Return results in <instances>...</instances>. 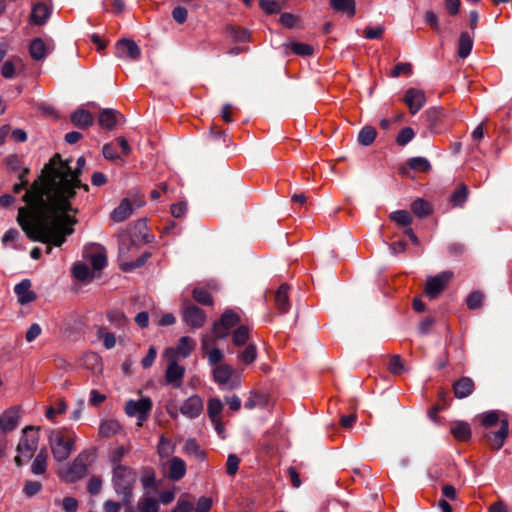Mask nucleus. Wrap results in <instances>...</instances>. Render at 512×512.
<instances>
[{"label":"nucleus","instance_id":"nucleus-1","mask_svg":"<svg viewBox=\"0 0 512 512\" xmlns=\"http://www.w3.org/2000/svg\"><path fill=\"white\" fill-rule=\"evenodd\" d=\"M85 165L84 157L77 159L73 170L67 161L55 154L41 171L39 177L25 192V207L18 209L17 221L32 239L53 241L60 245L66 235L73 233L72 226L78 208L74 206L77 189L88 191L79 175Z\"/></svg>","mask_w":512,"mask_h":512},{"label":"nucleus","instance_id":"nucleus-2","mask_svg":"<svg viewBox=\"0 0 512 512\" xmlns=\"http://www.w3.org/2000/svg\"><path fill=\"white\" fill-rule=\"evenodd\" d=\"M137 481V473L130 467L116 465L113 468L112 484L115 493L124 505H129L133 498V489Z\"/></svg>","mask_w":512,"mask_h":512},{"label":"nucleus","instance_id":"nucleus-3","mask_svg":"<svg viewBox=\"0 0 512 512\" xmlns=\"http://www.w3.org/2000/svg\"><path fill=\"white\" fill-rule=\"evenodd\" d=\"M49 446L52 455L57 462L67 460L75 450L77 436L66 429H56L49 435Z\"/></svg>","mask_w":512,"mask_h":512},{"label":"nucleus","instance_id":"nucleus-4","mask_svg":"<svg viewBox=\"0 0 512 512\" xmlns=\"http://www.w3.org/2000/svg\"><path fill=\"white\" fill-rule=\"evenodd\" d=\"M39 438V428L26 426L23 429L16 449L17 455L14 458L15 464L18 467H21L24 462L33 456L38 448Z\"/></svg>","mask_w":512,"mask_h":512},{"label":"nucleus","instance_id":"nucleus-5","mask_svg":"<svg viewBox=\"0 0 512 512\" xmlns=\"http://www.w3.org/2000/svg\"><path fill=\"white\" fill-rule=\"evenodd\" d=\"M213 380L224 390H233L240 385V377L235 374L228 364H220L214 367Z\"/></svg>","mask_w":512,"mask_h":512},{"label":"nucleus","instance_id":"nucleus-6","mask_svg":"<svg viewBox=\"0 0 512 512\" xmlns=\"http://www.w3.org/2000/svg\"><path fill=\"white\" fill-rule=\"evenodd\" d=\"M174 351L172 349H166L164 351V357L168 361V366L165 373V380L168 384L179 388L182 384V379L185 374V368L178 364L177 359L174 357Z\"/></svg>","mask_w":512,"mask_h":512},{"label":"nucleus","instance_id":"nucleus-7","mask_svg":"<svg viewBox=\"0 0 512 512\" xmlns=\"http://www.w3.org/2000/svg\"><path fill=\"white\" fill-rule=\"evenodd\" d=\"M240 324V316L233 310H226L220 320L213 325V334L216 338L223 339L228 336L231 328Z\"/></svg>","mask_w":512,"mask_h":512},{"label":"nucleus","instance_id":"nucleus-8","mask_svg":"<svg viewBox=\"0 0 512 512\" xmlns=\"http://www.w3.org/2000/svg\"><path fill=\"white\" fill-rule=\"evenodd\" d=\"M453 273L451 271H444L436 276L429 277L426 281L425 292L430 299L437 298L444 290L446 285L451 281Z\"/></svg>","mask_w":512,"mask_h":512},{"label":"nucleus","instance_id":"nucleus-9","mask_svg":"<svg viewBox=\"0 0 512 512\" xmlns=\"http://www.w3.org/2000/svg\"><path fill=\"white\" fill-rule=\"evenodd\" d=\"M115 55L120 59L136 61L141 56V50L133 40L121 39L115 45Z\"/></svg>","mask_w":512,"mask_h":512},{"label":"nucleus","instance_id":"nucleus-10","mask_svg":"<svg viewBox=\"0 0 512 512\" xmlns=\"http://www.w3.org/2000/svg\"><path fill=\"white\" fill-rule=\"evenodd\" d=\"M84 257L90 262L93 269L99 271L107 265V255L104 247L92 244L85 247Z\"/></svg>","mask_w":512,"mask_h":512},{"label":"nucleus","instance_id":"nucleus-11","mask_svg":"<svg viewBox=\"0 0 512 512\" xmlns=\"http://www.w3.org/2000/svg\"><path fill=\"white\" fill-rule=\"evenodd\" d=\"M88 460L89 453L87 451L79 453L68 470L66 480L73 482L82 478L86 474Z\"/></svg>","mask_w":512,"mask_h":512},{"label":"nucleus","instance_id":"nucleus-12","mask_svg":"<svg viewBox=\"0 0 512 512\" xmlns=\"http://www.w3.org/2000/svg\"><path fill=\"white\" fill-rule=\"evenodd\" d=\"M203 400L198 395L188 397L180 406V413L189 419L198 418L203 412Z\"/></svg>","mask_w":512,"mask_h":512},{"label":"nucleus","instance_id":"nucleus-13","mask_svg":"<svg viewBox=\"0 0 512 512\" xmlns=\"http://www.w3.org/2000/svg\"><path fill=\"white\" fill-rule=\"evenodd\" d=\"M20 408L17 406L10 407L0 414V431L11 432L15 430L19 424Z\"/></svg>","mask_w":512,"mask_h":512},{"label":"nucleus","instance_id":"nucleus-14","mask_svg":"<svg viewBox=\"0 0 512 512\" xmlns=\"http://www.w3.org/2000/svg\"><path fill=\"white\" fill-rule=\"evenodd\" d=\"M152 407V400L149 397H142L139 400H128L124 411L129 417H134L140 414H150Z\"/></svg>","mask_w":512,"mask_h":512},{"label":"nucleus","instance_id":"nucleus-15","mask_svg":"<svg viewBox=\"0 0 512 512\" xmlns=\"http://www.w3.org/2000/svg\"><path fill=\"white\" fill-rule=\"evenodd\" d=\"M404 102L411 114H416L425 105L426 96L423 90L409 88L404 95Z\"/></svg>","mask_w":512,"mask_h":512},{"label":"nucleus","instance_id":"nucleus-16","mask_svg":"<svg viewBox=\"0 0 512 512\" xmlns=\"http://www.w3.org/2000/svg\"><path fill=\"white\" fill-rule=\"evenodd\" d=\"M184 321L192 328H200L206 321L204 311L194 305H189L183 312Z\"/></svg>","mask_w":512,"mask_h":512},{"label":"nucleus","instance_id":"nucleus-17","mask_svg":"<svg viewBox=\"0 0 512 512\" xmlns=\"http://www.w3.org/2000/svg\"><path fill=\"white\" fill-rule=\"evenodd\" d=\"M52 50L53 44L41 38L33 39L29 46V54L36 61L43 60Z\"/></svg>","mask_w":512,"mask_h":512},{"label":"nucleus","instance_id":"nucleus-18","mask_svg":"<svg viewBox=\"0 0 512 512\" xmlns=\"http://www.w3.org/2000/svg\"><path fill=\"white\" fill-rule=\"evenodd\" d=\"M186 474V463L183 459L173 456L167 462V476L173 481H179Z\"/></svg>","mask_w":512,"mask_h":512},{"label":"nucleus","instance_id":"nucleus-19","mask_svg":"<svg viewBox=\"0 0 512 512\" xmlns=\"http://www.w3.org/2000/svg\"><path fill=\"white\" fill-rule=\"evenodd\" d=\"M14 292L18 298V302L22 305L31 303L36 299V294L31 290V281L29 279H24L20 283H18Z\"/></svg>","mask_w":512,"mask_h":512},{"label":"nucleus","instance_id":"nucleus-20","mask_svg":"<svg viewBox=\"0 0 512 512\" xmlns=\"http://www.w3.org/2000/svg\"><path fill=\"white\" fill-rule=\"evenodd\" d=\"M202 350L207 355L208 362L211 365H216L223 359L222 351L215 347L213 339L208 336L202 338Z\"/></svg>","mask_w":512,"mask_h":512},{"label":"nucleus","instance_id":"nucleus-21","mask_svg":"<svg viewBox=\"0 0 512 512\" xmlns=\"http://www.w3.org/2000/svg\"><path fill=\"white\" fill-rule=\"evenodd\" d=\"M195 347L196 342L192 338L183 336L179 339L175 348L169 347L168 349H172L175 352L174 357L178 360V357L187 358Z\"/></svg>","mask_w":512,"mask_h":512},{"label":"nucleus","instance_id":"nucleus-22","mask_svg":"<svg viewBox=\"0 0 512 512\" xmlns=\"http://www.w3.org/2000/svg\"><path fill=\"white\" fill-rule=\"evenodd\" d=\"M453 391L456 398H466L473 393L474 382L469 377H462L454 383Z\"/></svg>","mask_w":512,"mask_h":512},{"label":"nucleus","instance_id":"nucleus-23","mask_svg":"<svg viewBox=\"0 0 512 512\" xmlns=\"http://www.w3.org/2000/svg\"><path fill=\"white\" fill-rule=\"evenodd\" d=\"M508 427L507 420H502L500 429L493 434L487 435L488 442L493 449L499 450L503 446L508 435Z\"/></svg>","mask_w":512,"mask_h":512},{"label":"nucleus","instance_id":"nucleus-24","mask_svg":"<svg viewBox=\"0 0 512 512\" xmlns=\"http://www.w3.org/2000/svg\"><path fill=\"white\" fill-rule=\"evenodd\" d=\"M51 9L47 4L37 3L31 12V21L36 25L44 24L50 17Z\"/></svg>","mask_w":512,"mask_h":512},{"label":"nucleus","instance_id":"nucleus-25","mask_svg":"<svg viewBox=\"0 0 512 512\" xmlns=\"http://www.w3.org/2000/svg\"><path fill=\"white\" fill-rule=\"evenodd\" d=\"M133 212L132 205L128 198H124L120 204L112 211L111 218L115 222L125 221Z\"/></svg>","mask_w":512,"mask_h":512},{"label":"nucleus","instance_id":"nucleus-26","mask_svg":"<svg viewBox=\"0 0 512 512\" xmlns=\"http://www.w3.org/2000/svg\"><path fill=\"white\" fill-rule=\"evenodd\" d=\"M22 67V59L19 57H12L3 63L1 67V75L6 79H11L16 75V71Z\"/></svg>","mask_w":512,"mask_h":512},{"label":"nucleus","instance_id":"nucleus-27","mask_svg":"<svg viewBox=\"0 0 512 512\" xmlns=\"http://www.w3.org/2000/svg\"><path fill=\"white\" fill-rule=\"evenodd\" d=\"M122 430V426L117 420L108 419L101 422L99 427V435L101 437L110 438L117 435Z\"/></svg>","mask_w":512,"mask_h":512},{"label":"nucleus","instance_id":"nucleus-28","mask_svg":"<svg viewBox=\"0 0 512 512\" xmlns=\"http://www.w3.org/2000/svg\"><path fill=\"white\" fill-rule=\"evenodd\" d=\"M48 452L45 448H42L31 464V472L34 475H42L47 470Z\"/></svg>","mask_w":512,"mask_h":512},{"label":"nucleus","instance_id":"nucleus-29","mask_svg":"<svg viewBox=\"0 0 512 512\" xmlns=\"http://www.w3.org/2000/svg\"><path fill=\"white\" fill-rule=\"evenodd\" d=\"M288 290L289 286L286 284H282L275 294V305L277 309L282 313L287 312L290 307Z\"/></svg>","mask_w":512,"mask_h":512},{"label":"nucleus","instance_id":"nucleus-30","mask_svg":"<svg viewBox=\"0 0 512 512\" xmlns=\"http://www.w3.org/2000/svg\"><path fill=\"white\" fill-rule=\"evenodd\" d=\"M71 121L79 128H88L93 124V116L86 110L78 109L72 114Z\"/></svg>","mask_w":512,"mask_h":512},{"label":"nucleus","instance_id":"nucleus-31","mask_svg":"<svg viewBox=\"0 0 512 512\" xmlns=\"http://www.w3.org/2000/svg\"><path fill=\"white\" fill-rule=\"evenodd\" d=\"M330 5L334 10L345 13L349 17L355 15V0H330Z\"/></svg>","mask_w":512,"mask_h":512},{"label":"nucleus","instance_id":"nucleus-32","mask_svg":"<svg viewBox=\"0 0 512 512\" xmlns=\"http://www.w3.org/2000/svg\"><path fill=\"white\" fill-rule=\"evenodd\" d=\"M106 318L115 328H123L128 324V318L121 310L112 309L106 312Z\"/></svg>","mask_w":512,"mask_h":512},{"label":"nucleus","instance_id":"nucleus-33","mask_svg":"<svg viewBox=\"0 0 512 512\" xmlns=\"http://www.w3.org/2000/svg\"><path fill=\"white\" fill-rule=\"evenodd\" d=\"M451 434L460 441H466L471 437L470 426L466 422H456L451 426Z\"/></svg>","mask_w":512,"mask_h":512},{"label":"nucleus","instance_id":"nucleus-34","mask_svg":"<svg viewBox=\"0 0 512 512\" xmlns=\"http://www.w3.org/2000/svg\"><path fill=\"white\" fill-rule=\"evenodd\" d=\"M251 327L247 324H240L232 334L233 344L236 346L244 345L249 340Z\"/></svg>","mask_w":512,"mask_h":512},{"label":"nucleus","instance_id":"nucleus-35","mask_svg":"<svg viewBox=\"0 0 512 512\" xmlns=\"http://www.w3.org/2000/svg\"><path fill=\"white\" fill-rule=\"evenodd\" d=\"M116 115H117L116 111H114L112 109L102 110L99 115V119H98L99 125L104 129H108V130L113 129L117 122Z\"/></svg>","mask_w":512,"mask_h":512},{"label":"nucleus","instance_id":"nucleus-36","mask_svg":"<svg viewBox=\"0 0 512 512\" xmlns=\"http://www.w3.org/2000/svg\"><path fill=\"white\" fill-rule=\"evenodd\" d=\"M97 338L102 341L103 346L110 350L115 347L117 339L116 335L110 332L106 327H99L96 332Z\"/></svg>","mask_w":512,"mask_h":512},{"label":"nucleus","instance_id":"nucleus-37","mask_svg":"<svg viewBox=\"0 0 512 512\" xmlns=\"http://www.w3.org/2000/svg\"><path fill=\"white\" fill-rule=\"evenodd\" d=\"M472 47L473 40L471 36L467 32L461 33L458 41V56L463 59L466 58L470 54Z\"/></svg>","mask_w":512,"mask_h":512},{"label":"nucleus","instance_id":"nucleus-38","mask_svg":"<svg viewBox=\"0 0 512 512\" xmlns=\"http://www.w3.org/2000/svg\"><path fill=\"white\" fill-rule=\"evenodd\" d=\"M176 444L164 435L160 436L159 443L157 445V452L161 458H167L172 456L175 452Z\"/></svg>","mask_w":512,"mask_h":512},{"label":"nucleus","instance_id":"nucleus-39","mask_svg":"<svg viewBox=\"0 0 512 512\" xmlns=\"http://www.w3.org/2000/svg\"><path fill=\"white\" fill-rule=\"evenodd\" d=\"M286 0H260L259 6L268 15L279 13L285 7Z\"/></svg>","mask_w":512,"mask_h":512},{"label":"nucleus","instance_id":"nucleus-40","mask_svg":"<svg viewBox=\"0 0 512 512\" xmlns=\"http://www.w3.org/2000/svg\"><path fill=\"white\" fill-rule=\"evenodd\" d=\"M223 404L218 398H210L207 405V412L211 422H217L221 419Z\"/></svg>","mask_w":512,"mask_h":512},{"label":"nucleus","instance_id":"nucleus-41","mask_svg":"<svg viewBox=\"0 0 512 512\" xmlns=\"http://www.w3.org/2000/svg\"><path fill=\"white\" fill-rule=\"evenodd\" d=\"M67 410V404L63 398L56 400L54 406H49L45 411V416L50 421H54L58 415H62Z\"/></svg>","mask_w":512,"mask_h":512},{"label":"nucleus","instance_id":"nucleus-42","mask_svg":"<svg viewBox=\"0 0 512 512\" xmlns=\"http://www.w3.org/2000/svg\"><path fill=\"white\" fill-rule=\"evenodd\" d=\"M138 509L141 512H158V500L151 496L143 495L138 501Z\"/></svg>","mask_w":512,"mask_h":512},{"label":"nucleus","instance_id":"nucleus-43","mask_svg":"<svg viewBox=\"0 0 512 512\" xmlns=\"http://www.w3.org/2000/svg\"><path fill=\"white\" fill-rule=\"evenodd\" d=\"M183 452L186 455L194 456L199 460L205 458V452L200 448L199 444L194 439L186 440L183 446Z\"/></svg>","mask_w":512,"mask_h":512},{"label":"nucleus","instance_id":"nucleus-44","mask_svg":"<svg viewBox=\"0 0 512 512\" xmlns=\"http://www.w3.org/2000/svg\"><path fill=\"white\" fill-rule=\"evenodd\" d=\"M257 358V348L254 344H248L245 349L238 354V359L246 365L252 364Z\"/></svg>","mask_w":512,"mask_h":512},{"label":"nucleus","instance_id":"nucleus-45","mask_svg":"<svg viewBox=\"0 0 512 512\" xmlns=\"http://www.w3.org/2000/svg\"><path fill=\"white\" fill-rule=\"evenodd\" d=\"M390 219L399 226L408 228L412 223V216L406 210H397L390 214Z\"/></svg>","mask_w":512,"mask_h":512},{"label":"nucleus","instance_id":"nucleus-46","mask_svg":"<svg viewBox=\"0 0 512 512\" xmlns=\"http://www.w3.org/2000/svg\"><path fill=\"white\" fill-rule=\"evenodd\" d=\"M74 278L80 281L91 280L94 274L90 272L88 266L83 263H77L72 268Z\"/></svg>","mask_w":512,"mask_h":512},{"label":"nucleus","instance_id":"nucleus-47","mask_svg":"<svg viewBox=\"0 0 512 512\" xmlns=\"http://www.w3.org/2000/svg\"><path fill=\"white\" fill-rule=\"evenodd\" d=\"M411 210L418 217H426L432 211L430 204L427 201L423 200V199L415 200L411 204Z\"/></svg>","mask_w":512,"mask_h":512},{"label":"nucleus","instance_id":"nucleus-48","mask_svg":"<svg viewBox=\"0 0 512 512\" xmlns=\"http://www.w3.org/2000/svg\"><path fill=\"white\" fill-rule=\"evenodd\" d=\"M376 130L371 126H365L358 135V141L364 146L372 144L376 138Z\"/></svg>","mask_w":512,"mask_h":512},{"label":"nucleus","instance_id":"nucleus-49","mask_svg":"<svg viewBox=\"0 0 512 512\" xmlns=\"http://www.w3.org/2000/svg\"><path fill=\"white\" fill-rule=\"evenodd\" d=\"M408 166L418 172H427L431 169L429 161L424 157H413L408 160Z\"/></svg>","mask_w":512,"mask_h":512},{"label":"nucleus","instance_id":"nucleus-50","mask_svg":"<svg viewBox=\"0 0 512 512\" xmlns=\"http://www.w3.org/2000/svg\"><path fill=\"white\" fill-rule=\"evenodd\" d=\"M286 46L290 48L295 54L300 56H309L313 53V47L306 43L292 41L289 42Z\"/></svg>","mask_w":512,"mask_h":512},{"label":"nucleus","instance_id":"nucleus-51","mask_svg":"<svg viewBox=\"0 0 512 512\" xmlns=\"http://www.w3.org/2000/svg\"><path fill=\"white\" fill-rule=\"evenodd\" d=\"M192 295H193L194 300L200 304H203V305H212L213 304L212 296L204 288H199V287L195 288L193 290Z\"/></svg>","mask_w":512,"mask_h":512},{"label":"nucleus","instance_id":"nucleus-52","mask_svg":"<svg viewBox=\"0 0 512 512\" xmlns=\"http://www.w3.org/2000/svg\"><path fill=\"white\" fill-rule=\"evenodd\" d=\"M484 300V294L479 291L470 293L466 298V304L469 309H478L482 306Z\"/></svg>","mask_w":512,"mask_h":512},{"label":"nucleus","instance_id":"nucleus-53","mask_svg":"<svg viewBox=\"0 0 512 512\" xmlns=\"http://www.w3.org/2000/svg\"><path fill=\"white\" fill-rule=\"evenodd\" d=\"M467 187L460 185L451 195V201L454 206H461L467 198Z\"/></svg>","mask_w":512,"mask_h":512},{"label":"nucleus","instance_id":"nucleus-54","mask_svg":"<svg viewBox=\"0 0 512 512\" xmlns=\"http://www.w3.org/2000/svg\"><path fill=\"white\" fill-rule=\"evenodd\" d=\"M414 136L415 133L413 129L410 127H405L398 133L396 142L400 146H405L414 138Z\"/></svg>","mask_w":512,"mask_h":512},{"label":"nucleus","instance_id":"nucleus-55","mask_svg":"<svg viewBox=\"0 0 512 512\" xmlns=\"http://www.w3.org/2000/svg\"><path fill=\"white\" fill-rule=\"evenodd\" d=\"M129 448L125 446L116 447L110 456V460L113 463L114 467L116 465H120V461L128 454Z\"/></svg>","mask_w":512,"mask_h":512},{"label":"nucleus","instance_id":"nucleus-56","mask_svg":"<svg viewBox=\"0 0 512 512\" xmlns=\"http://www.w3.org/2000/svg\"><path fill=\"white\" fill-rule=\"evenodd\" d=\"M41 489L42 484L40 482L29 480L25 482L23 493L28 497H32L40 492Z\"/></svg>","mask_w":512,"mask_h":512},{"label":"nucleus","instance_id":"nucleus-57","mask_svg":"<svg viewBox=\"0 0 512 512\" xmlns=\"http://www.w3.org/2000/svg\"><path fill=\"white\" fill-rule=\"evenodd\" d=\"M412 73V65L410 63H398L391 71L392 77H399L401 75H410Z\"/></svg>","mask_w":512,"mask_h":512},{"label":"nucleus","instance_id":"nucleus-58","mask_svg":"<svg viewBox=\"0 0 512 512\" xmlns=\"http://www.w3.org/2000/svg\"><path fill=\"white\" fill-rule=\"evenodd\" d=\"M239 463L240 459L236 455L230 454L226 462L227 474L230 476L235 475L238 470Z\"/></svg>","mask_w":512,"mask_h":512},{"label":"nucleus","instance_id":"nucleus-59","mask_svg":"<svg viewBox=\"0 0 512 512\" xmlns=\"http://www.w3.org/2000/svg\"><path fill=\"white\" fill-rule=\"evenodd\" d=\"M265 405V398L262 395L252 394L245 402L244 406L247 409H253L258 406Z\"/></svg>","mask_w":512,"mask_h":512},{"label":"nucleus","instance_id":"nucleus-60","mask_svg":"<svg viewBox=\"0 0 512 512\" xmlns=\"http://www.w3.org/2000/svg\"><path fill=\"white\" fill-rule=\"evenodd\" d=\"M499 421V414L496 411H490L482 416V424L489 428L495 425Z\"/></svg>","mask_w":512,"mask_h":512},{"label":"nucleus","instance_id":"nucleus-61","mask_svg":"<svg viewBox=\"0 0 512 512\" xmlns=\"http://www.w3.org/2000/svg\"><path fill=\"white\" fill-rule=\"evenodd\" d=\"M193 508H194L193 502L187 500L184 497H180L177 502V505L175 506V508L173 510H175L176 512H191L193 510Z\"/></svg>","mask_w":512,"mask_h":512},{"label":"nucleus","instance_id":"nucleus-62","mask_svg":"<svg viewBox=\"0 0 512 512\" xmlns=\"http://www.w3.org/2000/svg\"><path fill=\"white\" fill-rule=\"evenodd\" d=\"M102 153L103 156L108 160H115L119 158L116 147L113 143L105 144L103 146Z\"/></svg>","mask_w":512,"mask_h":512},{"label":"nucleus","instance_id":"nucleus-63","mask_svg":"<svg viewBox=\"0 0 512 512\" xmlns=\"http://www.w3.org/2000/svg\"><path fill=\"white\" fill-rule=\"evenodd\" d=\"M62 507L65 512H76L78 509V501L73 497H65L62 501Z\"/></svg>","mask_w":512,"mask_h":512},{"label":"nucleus","instance_id":"nucleus-64","mask_svg":"<svg viewBox=\"0 0 512 512\" xmlns=\"http://www.w3.org/2000/svg\"><path fill=\"white\" fill-rule=\"evenodd\" d=\"M212 506V500L207 497L199 498L195 512H209Z\"/></svg>","mask_w":512,"mask_h":512}]
</instances>
